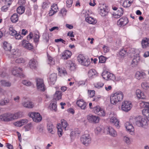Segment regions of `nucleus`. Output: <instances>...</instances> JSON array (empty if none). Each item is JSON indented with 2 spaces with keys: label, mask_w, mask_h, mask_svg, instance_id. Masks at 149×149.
<instances>
[{
  "label": "nucleus",
  "mask_w": 149,
  "mask_h": 149,
  "mask_svg": "<svg viewBox=\"0 0 149 149\" xmlns=\"http://www.w3.org/2000/svg\"><path fill=\"white\" fill-rule=\"evenodd\" d=\"M15 62L17 63H23L25 62V60L22 58H19L16 59L15 60Z\"/></svg>",
  "instance_id": "09e8293b"
},
{
  "label": "nucleus",
  "mask_w": 149,
  "mask_h": 149,
  "mask_svg": "<svg viewBox=\"0 0 149 149\" xmlns=\"http://www.w3.org/2000/svg\"><path fill=\"white\" fill-rule=\"evenodd\" d=\"M37 62L34 59L31 60L29 62V64L30 67L31 69H35L37 65Z\"/></svg>",
  "instance_id": "c85d7f7f"
},
{
  "label": "nucleus",
  "mask_w": 149,
  "mask_h": 149,
  "mask_svg": "<svg viewBox=\"0 0 149 149\" xmlns=\"http://www.w3.org/2000/svg\"><path fill=\"white\" fill-rule=\"evenodd\" d=\"M132 106V103L130 102L124 101L122 103L121 109L124 111L128 112L131 109Z\"/></svg>",
  "instance_id": "423d86ee"
},
{
  "label": "nucleus",
  "mask_w": 149,
  "mask_h": 149,
  "mask_svg": "<svg viewBox=\"0 0 149 149\" xmlns=\"http://www.w3.org/2000/svg\"><path fill=\"white\" fill-rule=\"evenodd\" d=\"M77 106L82 109L85 110L86 108L87 103L82 99L78 100L76 102Z\"/></svg>",
  "instance_id": "9b49d317"
},
{
  "label": "nucleus",
  "mask_w": 149,
  "mask_h": 149,
  "mask_svg": "<svg viewBox=\"0 0 149 149\" xmlns=\"http://www.w3.org/2000/svg\"><path fill=\"white\" fill-rule=\"evenodd\" d=\"M77 60L80 64L84 66H88L90 63L89 59L82 54H80L78 56Z\"/></svg>",
  "instance_id": "7ed1b4c3"
},
{
  "label": "nucleus",
  "mask_w": 149,
  "mask_h": 149,
  "mask_svg": "<svg viewBox=\"0 0 149 149\" xmlns=\"http://www.w3.org/2000/svg\"><path fill=\"white\" fill-rule=\"evenodd\" d=\"M29 116L32 118L33 120L34 121L36 122H39L42 119L41 116L40 114L38 113H31L29 114Z\"/></svg>",
  "instance_id": "6e6552de"
},
{
  "label": "nucleus",
  "mask_w": 149,
  "mask_h": 149,
  "mask_svg": "<svg viewBox=\"0 0 149 149\" xmlns=\"http://www.w3.org/2000/svg\"><path fill=\"white\" fill-rule=\"evenodd\" d=\"M8 33L10 35L13 36H15L17 34V32L14 28L11 26L9 27Z\"/></svg>",
  "instance_id": "bb28decb"
},
{
  "label": "nucleus",
  "mask_w": 149,
  "mask_h": 149,
  "mask_svg": "<svg viewBox=\"0 0 149 149\" xmlns=\"http://www.w3.org/2000/svg\"><path fill=\"white\" fill-rule=\"evenodd\" d=\"M88 93L89 94V96L91 97L94 96L95 94V91L94 90L88 91Z\"/></svg>",
  "instance_id": "e2e57ef3"
},
{
  "label": "nucleus",
  "mask_w": 149,
  "mask_h": 149,
  "mask_svg": "<svg viewBox=\"0 0 149 149\" xmlns=\"http://www.w3.org/2000/svg\"><path fill=\"white\" fill-rule=\"evenodd\" d=\"M25 9L23 6H21L18 7L17 9V11L18 13L22 14L25 11Z\"/></svg>",
  "instance_id": "58836bf2"
},
{
  "label": "nucleus",
  "mask_w": 149,
  "mask_h": 149,
  "mask_svg": "<svg viewBox=\"0 0 149 149\" xmlns=\"http://www.w3.org/2000/svg\"><path fill=\"white\" fill-rule=\"evenodd\" d=\"M1 85L5 87H10L11 85V84L10 82L5 80H1Z\"/></svg>",
  "instance_id": "c03bdc74"
},
{
  "label": "nucleus",
  "mask_w": 149,
  "mask_h": 149,
  "mask_svg": "<svg viewBox=\"0 0 149 149\" xmlns=\"http://www.w3.org/2000/svg\"><path fill=\"white\" fill-rule=\"evenodd\" d=\"M73 0H67L66 1L67 6L68 7H71L73 3Z\"/></svg>",
  "instance_id": "bf43d9fd"
},
{
  "label": "nucleus",
  "mask_w": 149,
  "mask_h": 149,
  "mask_svg": "<svg viewBox=\"0 0 149 149\" xmlns=\"http://www.w3.org/2000/svg\"><path fill=\"white\" fill-rule=\"evenodd\" d=\"M123 140L127 144H130V139L127 136H125L124 137Z\"/></svg>",
  "instance_id": "13d9d810"
},
{
  "label": "nucleus",
  "mask_w": 149,
  "mask_h": 149,
  "mask_svg": "<svg viewBox=\"0 0 149 149\" xmlns=\"http://www.w3.org/2000/svg\"><path fill=\"white\" fill-rule=\"evenodd\" d=\"M140 60V57L138 55L135 56L132 61V64L133 66H136L138 65Z\"/></svg>",
  "instance_id": "4be33fe9"
},
{
  "label": "nucleus",
  "mask_w": 149,
  "mask_h": 149,
  "mask_svg": "<svg viewBox=\"0 0 149 149\" xmlns=\"http://www.w3.org/2000/svg\"><path fill=\"white\" fill-rule=\"evenodd\" d=\"M10 52L11 53V54H8L10 58H16L17 56L19 55L17 52L15 51V50H12Z\"/></svg>",
  "instance_id": "4c0bfd02"
},
{
  "label": "nucleus",
  "mask_w": 149,
  "mask_h": 149,
  "mask_svg": "<svg viewBox=\"0 0 149 149\" xmlns=\"http://www.w3.org/2000/svg\"><path fill=\"white\" fill-rule=\"evenodd\" d=\"M115 77L114 75L112 74L109 72L108 73V77L107 79V80H113L115 79Z\"/></svg>",
  "instance_id": "3c124183"
},
{
  "label": "nucleus",
  "mask_w": 149,
  "mask_h": 149,
  "mask_svg": "<svg viewBox=\"0 0 149 149\" xmlns=\"http://www.w3.org/2000/svg\"><path fill=\"white\" fill-rule=\"evenodd\" d=\"M133 1L132 0H124L123 3V6L125 8L130 7Z\"/></svg>",
  "instance_id": "473e14b6"
},
{
  "label": "nucleus",
  "mask_w": 149,
  "mask_h": 149,
  "mask_svg": "<svg viewBox=\"0 0 149 149\" xmlns=\"http://www.w3.org/2000/svg\"><path fill=\"white\" fill-rule=\"evenodd\" d=\"M89 77L93 78L97 76L98 74L96 71L94 69H91L89 70L88 73Z\"/></svg>",
  "instance_id": "a878e982"
},
{
  "label": "nucleus",
  "mask_w": 149,
  "mask_h": 149,
  "mask_svg": "<svg viewBox=\"0 0 149 149\" xmlns=\"http://www.w3.org/2000/svg\"><path fill=\"white\" fill-rule=\"evenodd\" d=\"M110 122L113 124L115 126L118 128L120 127L119 121L116 117H112L110 119Z\"/></svg>",
  "instance_id": "6ab92c4d"
},
{
  "label": "nucleus",
  "mask_w": 149,
  "mask_h": 149,
  "mask_svg": "<svg viewBox=\"0 0 149 149\" xmlns=\"http://www.w3.org/2000/svg\"><path fill=\"white\" fill-rule=\"evenodd\" d=\"M43 38L45 40L46 42H48L49 40V36L48 34L47 33H44L43 35Z\"/></svg>",
  "instance_id": "5fc2aeb1"
},
{
  "label": "nucleus",
  "mask_w": 149,
  "mask_h": 149,
  "mask_svg": "<svg viewBox=\"0 0 149 149\" xmlns=\"http://www.w3.org/2000/svg\"><path fill=\"white\" fill-rule=\"evenodd\" d=\"M54 127L53 125L51 123H48L47 125V129L48 131L52 134H54V133L53 130Z\"/></svg>",
  "instance_id": "c9c22d12"
},
{
  "label": "nucleus",
  "mask_w": 149,
  "mask_h": 149,
  "mask_svg": "<svg viewBox=\"0 0 149 149\" xmlns=\"http://www.w3.org/2000/svg\"><path fill=\"white\" fill-rule=\"evenodd\" d=\"M62 94L61 92L59 91H56L54 94L53 98L56 100H59L61 98Z\"/></svg>",
  "instance_id": "7c9ffc66"
},
{
  "label": "nucleus",
  "mask_w": 149,
  "mask_h": 149,
  "mask_svg": "<svg viewBox=\"0 0 149 149\" xmlns=\"http://www.w3.org/2000/svg\"><path fill=\"white\" fill-rule=\"evenodd\" d=\"M109 73V72L107 71H104L102 73V76L104 79L107 80Z\"/></svg>",
  "instance_id": "8fccbe9b"
},
{
  "label": "nucleus",
  "mask_w": 149,
  "mask_h": 149,
  "mask_svg": "<svg viewBox=\"0 0 149 149\" xmlns=\"http://www.w3.org/2000/svg\"><path fill=\"white\" fill-rule=\"evenodd\" d=\"M87 118L91 123H98L99 121V118L97 116L89 114L87 116Z\"/></svg>",
  "instance_id": "9d476101"
},
{
  "label": "nucleus",
  "mask_w": 149,
  "mask_h": 149,
  "mask_svg": "<svg viewBox=\"0 0 149 149\" xmlns=\"http://www.w3.org/2000/svg\"><path fill=\"white\" fill-rule=\"evenodd\" d=\"M127 51L124 49H121L119 53V54L121 56H123L126 54Z\"/></svg>",
  "instance_id": "052dcab7"
},
{
  "label": "nucleus",
  "mask_w": 149,
  "mask_h": 149,
  "mask_svg": "<svg viewBox=\"0 0 149 149\" xmlns=\"http://www.w3.org/2000/svg\"><path fill=\"white\" fill-rule=\"evenodd\" d=\"M40 38V36L39 33H36L34 36V41L35 43L37 45L38 42L39 41V39Z\"/></svg>",
  "instance_id": "79ce46f5"
},
{
  "label": "nucleus",
  "mask_w": 149,
  "mask_h": 149,
  "mask_svg": "<svg viewBox=\"0 0 149 149\" xmlns=\"http://www.w3.org/2000/svg\"><path fill=\"white\" fill-rule=\"evenodd\" d=\"M70 65L69 66L70 69L71 70H74L76 69L75 64L72 62H70Z\"/></svg>",
  "instance_id": "603ef678"
},
{
  "label": "nucleus",
  "mask_w": 149,
  "mask_h": 149,
  "mask_svg": "<svg viewBox=\"0 0 149 149\" xmlns=\"http://www.w3.org/2000/svg\"><path fill=\"white\" fill-rule=\"evenodd\" d=\"M20 121L21 123V124L22 125V126L26 124L28 122V120L26 119L22 120H20Z\"/></svg>",
  "instance_id": "69168bd1"
},
{
  "label": "nucleus",
  "mask_w": 149,
  "mask_h": 149,
  "mask_svg": "<svg viewBox=\"0 0 149 149\" xmlns=\"http://www.w3.org/2000/svg\"><path fill=\"white\" fill-rule=\"evenodd\" d=\"M57 128L58 130V134L59 137H60L63 135V130L60 123H58L57 124Z\"/></svg>",
  "instance_id": "f704fd0d"
},
{
  "label": "nucleus",
  "mask_w": 149,
  "mask_h": 149,
  "mask_svg": "<svg viewBox=\"0 0 149 149\" xmlns=\"http://www.w3.org/2000/svg\"><path fill=\"white\" fill-rule=\"evenodd\" d=\"M80 141L82 143L86 146H88L91 143V139L88 134L83 135L80 138Z\"/></svg>",
  "instance_id": "20e7f679"
},
{
  "label": "nucleus",
  "mask_w": 149,
  "mask_h": 149,
  "mask_svg": "<svg viewBox=\"0 0 149 149\" xmlns=\"http://www.w3.org/2000/svg\"><path fill=\"white\" fill-rule=\"evenodd\" d=\"M26 3V1L25 0H19L18 3L20 5L22 6H23L25 5Z\"/></svg>",
  "instance_id": "338daca9"
},
{
  "label": "nucleus",
  "mask_w": 149,
  "mask_h": 149,
  "mask_svg": "<svg viewBox=\"0 0 149 149\" xmlns=\"http://www.w3.org/2000/svg\"><path fill=\"white\" fill-rule=\"evenodd\" d=\"M11 21L13 23H16L18 20V16L16 13H14L12 15L10 18Z\"/></svg>",
  "instance_id": "e433bc0d"
},
{
  "label": "nucleus",
  "mask_w": 149,
  "mask_h": 149,
  "mask_svg": "<svg viewBox=\"0 0 149 149\" xmlns=\"http://www.w3.org/2000/svg\"><path fill=\"white\" fill-rule=\"evenodd\" d=\"M14 124L15 126L17 127H20L22 126L20 120L15 123Z\"/></svg>",
  "instance_id": "774afa93"
},
{
  "label": "nucleus",
  "mask_w": 149,
  "mask_h": 149,
  "mask_svg": "<svg viewBox=\"0 0 149 149\" xmlns=\"http://www.w3.org/2000/svg\"><path fill=\"white\" fill-rule=\"evenodd\" d=\"M85 17L86 21L89 24H94L97 23V20L95 19L89 17L88 14L86 15Z\"/></svg>",
  "instance_id": "4468645a"
},
{
  "label": "nucleus",
  "mask_w": 149,
  "mask_h": 149,
  "mask_svg": "<svg viewBox=\"0 0 149 149\" xmlns=\"http://www.w3.org/2000/svg\"><path fill=\"white\" fill-rule=\"evenodd\" d=\"M142 47L143 49H146L149 47V38H144L141 41Z\"/></svg>",
  "instance_id": "dca6fc26"
},
{
  "label": "nucleus",
  "mask_w": 149,
  "mask_h": 149,
  "mask_svg": "<svg viewBox=\"0 0 149 149\" xmlns=\"http://www.w3.org/2000/svg\"><path fill=\"white\" fill-rule=\"evenodd\" d=\"M142 113L148 118L149 121V109H144L142 110Z\"/></svg>",
  "instance_id": "a19ab883"
},
{
  "label": "nucleus",
  "mask_w": 149,
  "mask_h": 149,
  "mask_svg": "<svg viewBox=\"0 0 149 149\" xmlns=\"http://www.w3.org/2000/svg\"><path fill=\"white\" fill-rule=\"evenodd\" d=\"M56 79V75L55 73H53L49 76V81L50 84H54Z\"/></svg>",
  "instance_id": "b1692460"
},
{
  "label": "nucleus",
  "mask_w": 149,
  "mask_h": 149,
  "mask_svg": "<svg viewBox=\"0 0 149 149\" xmlns=\"http://www.w3.org/2000/svg\"><path fill=\"white\" fill-rule=\"evenodd\" d=\"M3 48L6 52L10 53L12 47L7 42H4L3 43Z\"/></svg>",
  "instance_id": "c756f323"
},
{
  "label": "nucleus",
  "mask_w": 149,
  "mask_h": 149,
  "mask_svg": "<svg viewBox=\"0 0 149 149\" xmlns=\"http://www.w3.org/2000/svg\"><path fill=\"white\" fill-rule=\"evenodd\" d=\"M141 107L142 106L143 108H146L149 109V103L148 102H142L140 103Z\"/></svg>",
  "instance_id": "de8ad7c7"
},
{
  "label": "nucleus",
  "mask_w": 149,
  "mask_h": 149,
  "mask_svg": "<svg viewBox=\"0 0 149 149\" xmlns=\"http://www.w3.org/2000/svg\"><path fill=\"white\" fill-rule=\"evenodd\" d=\"M107 134H109L110 135L115 137L117 136V133L116 131L112 127H107L106 129Z\"/></svg>",
  "instance_id": "2eb2a0df"
},
{
  "label": "nucleus",
  "mask_w": 149,
  "mask_h": 149,
  "mask_svg": "<svg viewBox=\"0 0 149 149\" xmlns=\"http://www.w3.org/2000/svg\"><path fill=\"white\" fill-rule=\"evenodd\" d=\"M99 62L101 63H104L106 61V59L105 57L103 56H100L99 58Z\"/></svg>",
  "instance_id": "6e6d98bb"
},
{
  "label": "nucleus",
  "mask_w": 149,
  "mask_h": 149,
  "mask_svg": "<svg viewBox=\"0 0 149 149\" xmlns=\"http://www.w3.org/2000/svg\"><path fill=\"white\" fill-rule=\"evenodd\" d=\"M22 104L24 107L29 109L33 108L34 106L33 103L29 101L23 102L22 103Z\"/></svg>",
  "instance_id": "aec40b11"
},
{
  "label": "nucleus",
  "mask_w": 149,
  "mask_h": 149,
  "mask_svg": "<svg viewBox=\"0 0 149 149\" xmlns=\"http://www.w3.org/2000/svg\"><path fill=\"white\" fill-rule=\"evenodd\" d=\"M19 116V113H16L14 114L7 113L0 115V119L4 121H9L17 119Z\"/></svg>",
  "instance_id": "f257e3e1"
},
{
  "label": "nucleus",
  "mask_w": 149,
  "mask_h": 149,
  "mask_svg": "<svg viewBox=\"0 0 149 149\" xmlns=\"http://www.w3.org/2000/svg\"><path fill=\"white\" fill-rule=\"evenodd\" d=\"M22 45L23 47L29 50H31L33 49V46L29 42L25 40L22 41Z\"/></svg>",
  "instance_id": "ddd939ff"
},
{
  "label": "nucleus",
  "mask_w": 149,
  "mask_h": 149,
  "mask_svg": "<svg viewBox=\"0 0 149 149\" xmlns=\"http://www.w3.org/2000/svg\"><path fill=\"white\" fill-rule=\"evenodd\" d=\"M104 84L101 81H99L95 84V87L98 89L102 88L104 86Z\"/></svg>",
  "instance_id": "49530a36"
},
{
  "label": "nucleus",
  "mask_w": 149,
  "mask_h": 149,
  "mask_svg": "<svg viewBox=\"0 0 149 149\" xmlns=\"http://www.w3.org/2000/svg\"><path fill=\"white\" fill-rule=\"evenodd\" d=\"M23 84L26 86H30L31 85V82L28 80H24L22 81Z\"/></svg>",
  "instance_id": "864d4df0"
},
{
  "label": "nucleus",
  "mask_w": 149,
  "mask_h": 149,
  "mask_svg": "<svg viewBox=\"0 0 149 149\" xmlns=\"http://www.w3.org/2000/svg\"><path fill=\"white\" fill-rule=\"evenodd\" d=\"M127 130L129 132H132L134 130V128L132 125L129 122H127L125 124Z\"/></svg>",
  "instance_id": "cd10ccee"
},
{
  "label": "nucleus",
  "mask_w": 149,
  "mask_h": 149,
  "mask_svg": "<svg viewBox=\"0 0 149 149\" xmlns=\"http://www.w3.org/2000/svg\"><path fill=\"white\" fill-rule=\"evenodd\" d=\"M136 95L139 99H145L146 98V96L144 93L139 89H137L136 91Z\"/></svg>",
  "instance_id": "393cba45"
},
{
  "label": "nucleus",
  "mask_w": 149,
  "mask_h": 149,
  "mask_svg": "<svg viewBox=\"0 0 149 149\" xmlns=\"http://www.w3.org/2000/svg\"><path fill=\"white\" fill-rule=\"evenodd\" d=\"M51 8L54 10V12H57L58 10V8L57 6V4H54L51 7Z\"/></svg>",
  "instance_id": "4d7b16f0"
},
{
  "label": "nucleus",
  "mask_w": 149,
  "mask_h": 149,
  "mask_svg": "<svg viewBox=\"0 0 149 149\" xmlns=\"http://www.w3.org/2000/svg\"><path fill=\"white\" fill-rule=\"evenodd\" d=\"M141 86L144 90L149 91V83L146 81H143L141 84Z\"/></svg>",
  "instance_id": "72a5a7b5"
},
{
  "label": "nucleus",
  "mask_w": 149,
  "mask_h": 149,
  "mask_svg": "<svg viewBox=\"0 0 149 149\" xmlns=\"http://www.w3.org/2000/svg\"><path fill=\"white\" fill-rule=\"evenodd\" d=\"M100 11V14L102 16H105L107 15L108 13V9L106 6L104 7H101Z\"/></svg>",
  "instance_id": "412c9836"
},
{
  "label": "nucleus",
  "mask_w": 149,
  "mask_h": 149,
  "mask_svg": "<svg viewBox=\"0 0 149 149\" xmlns=\"http://www.w3.org/2000/svg\"><path fill=\"white\" fill-rule=\"evenodd\" d=\"M61 124L65 130H68V124L66 121L63 119L61 121Z\"/></svg>",
  "instance_id": "ea45409f"
},
{
  "label": "nucleus",
  "mask_w": 149,
  "mask_h": 149,
  "mask_svg": "<svg viewBox=\"0 0 149 149\" xmlns=\"http://www.w3.org/2000/svg\"><path fill=\"white\" fill-rule=\"evenodd\" d=\"M67 11L65 8H63L61 10V13L63 16H65L66 13Z\"/></svg>",
  "instance_id": "0e129e2a"
},
{
  "label": "nucleus",
  "mask_w": 149,
  "mask_h": 149,
  "mask_svg": "<svg viewBox=\"0 0 149 149\" xmlns=\"http://www.w3.org/2000/svg\"><path fill=\"white\" fill-rule=\"evenodd\" d=\"M71 55V52L69 50H66L61 54V58L64 59H67L70 58Z\"/></svg>",
  "instance_id": "f3484780"
},
{
  "label": "nucleus",
  "mask_w": 149,
  "mask_h": 149,
  "mask_svg": "<svg viewBox=\"0 0 149 149\" xmlns=\"http://www.w3.org/2000/svg\"><path fill=\"white\" fill-rule=\"evenodd\" d=\"M128 22L127 18L125 17H123L120 18L118 21L117 24L120 26H124Z\"/></svg>",
  "instance_id": "f8f14e48"
},
{
  "label": "nucleus",
  "mask_w": 149,
  "mask_h": 149,
  "mask_svg": "<svg viewBox=\"0 0 149 149\" xmlns=\"http://www.w3.org/2000/svg\"><path fill=\"white\" fill-rule=\"evenodd\" d=\"M123 93L120 91L116 92L112 94L110 97V102L111 104H116L118 102H121L123 97Z\"/></svg>",
  "instance_id": "f03ea898"
},
{
  "label": "nucleus",
  "mask_w": 149,
  "mask_h": 149,
  "mask_svg": "<svg viewBox=\"0 0 149 149\" xmlns=\"http://www.w3.org/2000/svg\"><path fill=\"white\" fill-rule=\"evenodd\" d=\"M146 76V74L144 72L141 71H137L136 72V78L138 80L143 79Z\"/></svg>",
  "instance_id": "a211bd4d"
},
{
  "label": "nucleus",
  "mask_w": 149,
  "mask_h": 149,
  "mask_svg": "<svg viewBox=\"0 0 149 149\" xmlns=\"http://www.w3.org/2000/svg\"><path fill=\"white\" fill-rule=\"evenodd\" d=\"M57 69L58 71L59 74L60 76H65L67 74L65 69L64 68H58Z\"/></svg>",
  "instance_id": "2f4dec72"
},
{
  "label": "nucleus",
  "mask_w": 149,
  "mask_h": 149,
  "mask_svg": "<svg viewBox=\"0 0 149 149\" xmlns=\"http://www.w3.org/2000/svg\"><path fill=\"white\" fill-rule=\"evenodd\" d=\"M93 112L100 116H104L106 114L105 110L99 106H97L93 108Z\"/></svg>",
  "instance_id": "39448f33"
},
{
  "label": "nucleus",
  "mask_w": 149,
  "mask_h": 149,
  "mask_svg": "<svg viewBox=\"0 0 149 149\" xmlns=\"http://www.w3.org/2000/svg\"><path fill=\"white\" fill-rule=\"evenodd\" d=\"M135 120L136 125L139 127H142L146 125L147 122L146 120L141 116L136 118Z\"/></svg>",
  "instance_id": "1a4fd4ad"
},
{
  "label": "nucleus",
  "mask_w": 149,
  "mask_h": 149,
  "mask_svg": "<svg viewBox=\"0 0 149 149\" xmlns=\"http://www.w3.org/2000/svg\"><path fill=\"white\" fill-rule=\"evenodd\" d=\"M49 4V3L48 1H45L44 2L42 6V8L45 9L48 7V5Z\"/></svg>",
  "instance_id": "680f3d73"
},
{
  "label": "nucleus",
  "mask_w": 149,
  "mask_h": 149,
  "mask_svg": "<svg viewBox=\"0 0 149 149\" xmlns=\"http://www.w3.org/2000/svg\"><path fill=\"white\" fill-rule=\"evenodd\" d=\"M22 71V69L19 68L17 67H15L12 69L11 70V72L12 74L14 75H18L19 74L20 72Z\"/></svg>",
  "instance_id": "5701e85b"
},
{
  "label": "nucleus",
  "mask_w": 149,
  "mask_h": 149,
  "mask_svg": "<svg viewBox=\"0 0 149 149\" xmlns=\"http://www.w3.org/2000/svg\"><path fill=\"white\" fill-rule=\"evenodd\" d=\"M124 12L123 9V8H120L118 9L117 11V13L116 15L118 16V17H120L123 14Z\"/></svg>",
  "instance_id": "a18cd8bd"
},
{
  "label": "nucleus",
  "mask_w": 149,
  "mask_h": 149,
  "mask_svg": "<svg viewBox=\"0 0 149 149\" xmlns=\"http://www.w3.org/2000/svg\"><path fill=\"white\" fill-rule=\"evenodd\" d=\"M48 63L51 65H54L55 64V61L53 58L49 54L47 55Z\"/></svg>",
  "instance_id": "37998d69"
},
{
  "label": "nucleus",
  "mask_w": 149,
  "mask_h": 149,
  "mask_svg": "<svg viewBox=\"0 0 149 149\" xmlns=\"http://www.w3.org/2000/svg\"><path fill=\"white\" fill-rule=\"evenodd\" d=\"M36 86L38 90L44 91L45 87L43 80L41 78H36Z\"/></svg>",
  "instance_id": "0eeeda50"
}]
</instances>
